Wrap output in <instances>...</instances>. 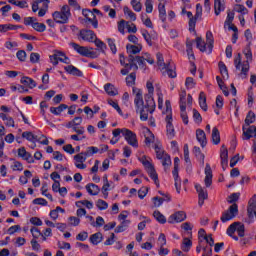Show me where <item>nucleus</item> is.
<instances>
[{"mask_svg": "<svg viewBox=\"0 0 256 256\" xmlns=\"http://www.w3.org/2000/svg\"><path fill=\"white\" fill-rule=\"evenodd\" d=\"M132 91L133 93H136L134 98V105L137 109L136 111H139L141 121H147V119H149V113L151 115L155 113V100L154 106H150L147 100H145V102L143 101V92L141 89L133 87Z\"/></svg>", "mask_w": 256, "mask_h": 256, "instance_id": "f257e3e1", "label": "nucleus"}, {"mask_svg": "<svg viewBox=\"0 0 256 256\" xmlns=\"http://www.w3.org/2000/svg\"><path fill=\"white\" fill-rule=\"evenodd\" d=\"M243 53L247 60L242 62L241 53H238L234 58V66L236 71H241L239 73V77H241V79H247V75L249 73V61L253 59V54L251 53V48L249 47H247Z\"/></svg>", "mask_w": 256, "mask_h": 256, "instance_id": "f03ea898", "label": "nucleus"}, {"mask_svg": "<svg viewBox=\"0 0 256 256\" xmlns=\"http://www.w3.org/2000/svg\"><path fill=\"white\" fill-rule=\"evenodd\" d=\"M53 20L59 25H65L69 23V17H71V8L69 5H64L60 11H55L52 14Z\"/></svg>", "mask_w": 256, "mask_h": 256, "instance_id": "7ed1b4c3", "label": "nucleus"}, {"mask_svg": "<svg viewBox=\"0 0 256 256\" xmlns=\"http://www.w3.org/2000/svg\"><path fill=\"white\" fill-rule=\"evenodd\" d=\"M235 231H237L239 237H245V225L243 223L234 222L227 229V235L234 241H239V237L235 236Z\"/></svg>", "mask_w": 256, "mask_h": 256, "instance_id": "20e7f679", "label": "nucleus"}, {"mask_svg": "<svg viewBox=\"0 0 256 256\" xmlns=\"http://www.w3.org/2000/svg\"><path fill=\"white\" fill-rule=\"evenodd\" d=\"M140 163L145 167L149 177L154 181L155 185H159V176L157 175V171H155V166L147 160V156H142L138 158Z\"/></svg>", "mask_w": 256, "mask_h": 256, "instance_id": "39448f33", "label": "nucleus"}, {"mask_svg": "<svg viewBox=\"0 0 256 256\" xmlns=\"http://www.w3.org/2000/svg\"><path fill=\"white\" fill-rule=\"evenodd\" d=\"M154 149L157 159L162 160V165L165 171H167V169L171 167V156L165 153V151L161 148V145L159 144H155Z\"/></svg>", "mask_w": 256, "mask_h": 256, "instance_id": "423d86ee", "label": "nucleus"}, {"mask_svg": "<svg viewBox=\"0 0 256 256\" xmlns=\"http://www.w3.org/2000/svg\"><path fill=\"white\" fill-rule=\"evenodd\" d=\"M83 123L82 117H75L73 120L66 124L67 129H72L77 135H85V127L80 126Z\"/></svg>", "mask_w": 256, "mask_h": 256, "instance_id": "0eeeda50", "label": "nucleus"}, {"mask_svg": "<svg viewBox=\"0 0 256 256\" xmlns=\"http://www.w3.org/2000/svg\"><path fill=\"white\" fill-rule=\"evenodd\" d=\"M236 215H239V206L234 203L228 208V210L222 213L220 220L222 221V223H227V221L235 219Z\"/></svg>", "mask_w": 256, "mask_h": 256, "instance_id": "6e6552de", "label": "nucleus"}, {"mask_svg": "<svg viewBox=\"0 0 256 256\" xmlns=\"http://www.w3.org/2000/svg\"><path fill=\"white\" fill-rule=\"evenodd\" d=\"M128 63L130 65V69H133V71H137L139 67H145V58L143 56H128ZM137 64L139 66H137Z\"/></svg>", "mask_w": 256, "mask_h": 256, "instance_id": "1a4fd4ad", "label": "nucleus"}, {"mask_svg": "<svg viewBox=\"0 0 256 256\" xmlns=\"http://www.w3.org/2000/svg\"><path fill=\"white\" fill-rule=\"evenodd\" d=\"M82 15L86 17L85 23H91L92 27L94 29H97L99 27V21L97 20V16L93 13V11L89 9H84L82 11Z\"/></svg>", "mask_w": 256, "mask_h": 256, "instance_id": "9d476101", "label": "nucleus"}, {"mask_svg": "<svg viewBox=\"0 0 256 256\" xmlns=\"http://www.w3.org/2000/svg\"><path fill=\"white\" fill-rule=\"evenodd\" d=\"M124 138L125 141H127L128 145H131V147H139V142L137 141V134H135V132L126 128V130H124Z\"/></svg>", "mask_w": 256, "mask_h": 256, "instance_id": "9b49d317", "label": "nucleus"}, {"mask_svg": "<svg viewBox=\"0 0 256 256\" xmlns=\"http://www.w3.org/2000/svg\"><path fill=\"white\" fill-rule=\"evenodd\" d=\"M70 45L74 48V51H77L79 55H82V57H95V52H91L89 48L85 46H81L75 42H71Z\"/></svg>", "mask_w": 256, "mask_h": 256, "instance_id": "f8f14e48", "label": "nucleus"}, {"mask_svg": "<svg viewBox=\"0 0 256 256\" xmlns=\"http://www.w3.org/2000/svg\"><path fill=\"white\" fill-rule=\"evenodd\" d=\"M165 121H166L167 137L168 139H173V137H175V127L173 126V116L166 115Z\"/></svg>", "mask_w": 256, "mask_h": 256, "instance_id": "ddd939ff", "label": "nucleus"}, {"mask_svg": "<svg viewBox=\"0 0 256 256\" xmlns=\"http://www.w3.org/2000/svg\"><path fill=\"white\" fill-rule=\"evenodd\" d=\"M187 219V214L184 211H177L174 214L170 215L168 218V223H182Z\"/></svg>", "mask_w": 256, "mask_h": 256, "instance_id": "4468645a", "label": "nucleus"}, {"mask_svg": "<svg viewBox=\"0 0 256 256\" xmlns=\"http://www.w3.org/2000/svg\"><path fill=\"white\" fill-rule=\"evenodd\" d=\"M242 131H243V135H242V139L244 141H249V139H251L252 137H256V126H248L244 125L242 127Z\"/></svg>", "mask_w": 256, "mask_h": 256, "instance_id": "2eb2a0df", "label": "nucleus"}, {"mask_svg": "<svg viewBox=\"0 0 256 256\" xmlns=\"http://www.w3.org/2000/svg\"><path fill=\"white\" fill-rule=\"evenodd\" d=\"M75 162V167L77 169H87V165L84 164L85 161H87V156H85V152H81L77 155L74 156Z\"/></svg>", "mask_w": 256, "mask_h": 256, "instance_id": "dca6fc26", "label": "nucleus"}, {"mask_svg": "<svg viewBox=\"0 0 256 256\" xmlns=\"http://www.w3.org/2000/svg\"><path fill=\"white\" fill-rule=\"evenodd\" d=\"M146 87H147L148 93L145 95L144 99L145 101H147V103L151 107H154L155 99H153V93L155 91V87H153V83L151 82H147Z\"/></svg>", "mask_w": 256, "mask_h": 256, "instance_id": "f3484780", "label": "nucleus"}, {"mask_svg": "<svg viewBox=\"0 0 256 256\" xmlns=\"http://www.w3.org/2000/svg\"><path fill=\"white\" fill-rule=\"evenodd\" d=\"M80 37L83 41H89V43H93L97 39V35L93 30H81Z\"/></svg>", "mask_w": 256, "mask_h": 256, "instance_id": "a211bd4d", "label": "nucleus"}, {"mask_svg": "<svg viewBox=\"0 0 256 256\" xmlns=\"http://www.w3.org/2000/svg\"><path fill=\"white\" fill-rule=\"evenodd\" d=\"M205 179H204V183L206 187H211V185H213V170L211 169V165H209L208 163L206 164L205 167Z\"/></svg>", "mask_w": 256, "mask_h": 256, "instance_id": "6ab92c4d", "label": "nucleus"}, {"mask_svg": "<svg viewBox=\"0 0 256 256\" xmlns=\"http://www.w3.org/2000/svg\"><path fill=\"white\" fill-rule=\"evenodd\" d=\"M18 157H21L24 161H27V163H35V160L33 159V155L27 152L25 147H21L18 149Z\"/></svg>", "mask_w": 256, "mask_h": 256, "instance_id": "aec40b11", "label": "nucleus"}, {"mask_svg": "<svg viewBox=\"0 0 256 256\" xmlns=\"http://www.w3.org/2000/svg\"><path fill=\"white\" fill-rule=\"evenodd\" d=\"M196 139L200 143L201 147L207 146V135L205 134V131L201 129L196 130Z\"/></svg>", "mask_w": 256, "mask_h": 256, "instance_id": "412c9836", "label": "nucleus"}, {"mask_svg": "<svg viewBox=\"0 0 256 256\" xmlns=\"http://www.w3.org/2000/svg\"><path fill=\"white\" fill-rule=\"evenodd\" d=\"M126 49L128 51V53L130 55H137L138 53H141L142 49H143V45L141 44H136V45H132V44H127Z\"/></svg>", "mask_w": 256, "mask_h": 256, "instance_id": "4be33fe9", "label": "nucleus"}, {"mask_svg": "<svg viewBox=\"0 0 256 256\" xmlns=\"http://www.w3.org/2000/svg\"><path fill=\"white\" fill-rule=\"evenodd\" d=\"M64 69L66 73H69V75H74L75 77H83V72H81V70L73 65L65 66Z\"/></svg>", "mask_w": 256, "mask_h": 256, "instance_id": "5701e85b", "label": "nucleus"}, {"mask_svg": "<svg viewBox=\"0 0 256 256\" xmlns=\"http://www.w3.org/2000/svg\"><path fill=\"white\" fill-rule=\"evenodd\" d=\"M163 75H168L171 79H175L177 77V73L173 71V64L168 63L166 66L162 68Z\"/></svg>", "mask_w": 256, "mask_h": 256, "instance_id": "b1692460", "label": "nucleus"}, {"mask_svg": "<svg viewBox=\"0 0 256 256\" xmlns=\"http://www.w3.org/2000/svg\"><path fill=\"white\" fill-rule=\"evenodd\" d=\"M20 83H22V85H26L29 89H35V87H37V82H35L33 78L27 76L22 77Z\"/></svg>", "mask_w": 256, "mask_h": 256, "instance_id": "393cba45", "label": "nucleus"}, {"mask_svg": "<svg viewBox=\"0 0 256 256\" xmlns=\"http://www.w3.org/2000/svg\"><path fill=\"white\" fill-rule=\"evenodd\" d=\"M104 90L110 97H115V95H119L117 88L111 83H107L104 85Z\"/></svg>", "mask_w": 256, "mask_h": 256, "instance_id": "a878e982", "label": "nucleus"}, {"mask_svg": "<svg viewBox=\"0 0 256 256\" xmlns=\"http://www.w3.org/2000/svg\"><path fill=\"white\" fill-rule=\"evenodd\" d=\"M65 53L63 52H55L52 56H50V61L54 66L59 65V61L65 57Z\"/></svg>", "mask_w": 256, "mask_h": 256, "instance_id": "bb28decb", "label": "nucleus"}, {"mask_svg": "<svg viewBox=\"0 0 256 256\" xmlns=\"http://www.w3.org/2000/svg\"><path fill=\"white\" fill-rule=\"evenodd\" d=\"M86 191L89 193V195H99L101 189L98 185L90 183L86 185Z\"/></svg>", "mask_w": 256, "mask_h": 256, "instance_id": "cd10ccee", "label": "nucleus"}, {"mask_svg": "<svg viewBox=\"0 0 256 256\" xmlns=\"http://www.w3.org/2000/svg\"><path fill=\"white\" fill-rule=\"evenodd\" d=\"M130 224H131V220H124V221L121 222L120 225H118L115 228L114 232L115 233H123V231H127Z\"/></svg>", "mask_w": 256, "mask_h": 256, "instance_id": "c85d7f7f", "label": "nucleus"}, {"mask_svg": "<svg viewBox=\"0 0 256 256\" xmlns=\"http://www.w3.org/2000/svg\"><path fill=\"white\" fill-rule=\"evenodd\" d=\"M158 11L160 20L162 23H165V21H167V10L165 9V4L159 3Z\"/></svg>", "mask_w": 256, "mask_h": 256, "instance_id": "c756f323", "label": "nucleus"}, {"mask_svg": "<svg viewBox=\"0 0 256 256\" xmlns=\"http://www.w3.org/2000/svg\"><path fill=\"white\" fill-rule=\"evenodd\" d=\"M195 42L197 49H199L201 53H205V51H207V42L203 41L202 37H197Z\"/></svg>", "mask_w": 256, "mask_h": 256, "instance_id": "7c9ffc66", "label": "nucleus"}, {"mask_svg": "<svg viewBox=\"0 0 256 256\" xmlns=\"http://www.w3.org/2000/svg\"><path fill=\"white\" fill-rule=\"evenodd\" d=\"M206 43L209 53H211L213 51V43H215V39L213 38V33L211 31H207L206 33Z\"/></svg>", "mask_w": 256, "mask_h": 256, "instance_id": "2f4dec72", "label": "nucleus"}, {"mask_svg": "<svg viewBox=\"0 0 256 256\" xmlns=\"http://www.w3.org/2000/svg\"><path fill=\"white\" fill-rule=\"evenodd\" d=\"M212 142L214 145H219L221 143V134L219 133V129H217V127L212 129Z\"/></svg>", "mask_w": 256, "mask_h": 256, "instance_id": "473e14b6", "label": "nucleus"}, {"mask_svg": "<svg viewBox=\"0 0 256 256\" xmlns=\"http://www.w3.org/2000/svg\"><path fill=\"white\" fill-rule=\"evenodd\" d=\"M69 106L66 104H60L58 107H50V113L53 115H61L65 109H68Z\"/></svg>", "mask_w": 256, "mask_h": 256, "instance_id": "72a5a7b5", "label": "nucleus"}, {"mask_svg": "<svg viewBox=\"0 0 256 256\" xmlns=\"http://www.w3.org/2000/svg\"><path fill=\"white\" fill-rule=\"evenodd\" d=\"M195 189L198 193L199 199H207L209 197L207 194V190L203 188L200 184H196Z\"/></svg>", "mask_w": 256, "mask_h": 256, "instance_id": "f704fd0d", "label": "nucleus"}, {"mask_svg": "<svg viewBox=\"0 0 256 256\" xmlns=\"http://www.w3.org/2000/svg\"><path fill=\"white\" fill-rule=\"evenodd\" d=\"M103 241V234L101 232H97L90 236V242L92 245H99Z\"/></svg>", "mask_w": 256, "mask_h": 256, "instance_id": "c9c22d12", "label": "nucleus"}, {"mask_svg": "<svg viewBox=\"0 0 256 256\" xmlns=\"http://www.w3.org/2000/svg\"><path fill=\"white\" fill-rule=\"evenodd\" d=\"M216 81L218 83V87L221 89L225 97H229V90L227 89V86H225V82H223V79L217 76Z\"/></svg>", "mask_w": 256, "mask_h": 256, "instance_id": "e433bc0d", "label": "nucleus"}, {"mask_svg": "<svg viewBox=\"0 0 256 256\" xmlns=\"http://www.w3.org/2000/svg\"><path fill=\"white\" fill-rule=\"evenodd\" d=\"M199 105L203 111H207V96L205 92H200L199 94Z\"/></svg>", "mask_w": 256, "mask_h": 256, "instance_id": "4c0bfd02", "label": "nucleus"}, {"mask_svg": "<svg viewBox=\"0 0 256 256\" xmlns=\"http://www.w3.org/2000/svg\"><path fill=\"white\" fill-rule=\"evenodd\" d=\"M221 11H225V5L221 3V0H214L215 15H221Z\"/></svg>", "mask_w": 256, "mask_h": 256, "instance_id": "58836bf2", "label": "nucleus"}, {"mask_svg": "<svg viewBox=\"0 0 256 256\" xmlns=\"http://www.w3.org/2000/svg\"><path fill=\"white\" fill-rule=\"evenodd\" d=\"M153 216L158 223H161V225H165V223H167V218H165V215H163L159 210H155Z\"/></svg>", "mask_w": 256, "mask_h": 256, "instance_id": "ea45409f", "label": "nucleus"}, {"mask_svg": "<svg viewBox=\"0 0 256 256\" xmlns=\"http://www.w3.org/2000/svg\"><path fill=\"white\" fill-rule=\"evenodd\" d=\"M218 67L220 69V73L222 75V77L225 79H229V70H227V66L225 65L224 62L220 61L218 63Z\"/></svg>", "mask_w": 256, "mask_h": 256, "instance_id": "a19ab883", "label": "nucleus"}, {"mask_svg": "<svg viewBox=\"0 0 256 256\" xmlns=\"http://www.w3.org/2000/svg\"><path fill=\"white\" fill-rule=\"evenodd\" d=\"M193 247V242L189 238H184L182 242V251L189 253V250Z\"/></svg>", "mask_w": 256, "mask_h": 256, "instance_id": "79ce46f5", "label": "nucleus"}, {"mask_svg": "<svg viewBox=\"0 0 256 256\" xmlns=\"http://www.w3.org/2000/svg\"><path fill=\"white\" fill-rule=\"evenodd\" d=\"M136 79H137V74L135 72L130 73L129 76L126 77V85L128 87H133V85H135Z\"/></svg>", "mask_w": 256, "mask_h": 256, "instance_id": "37998d69", "label": "nucleus"}, {"mask_svg": "<svg viewBox=\"0 0 256 256\" xmlns=\"http://www.w3.org/2000/svg\"><path fill=\"white\" fill-rule=\"evenodd\" d=\"M256 116L253 111H249L246 118H245V125L249 127L252 123H255Z\"/></svg>", "mask_w": 256, "mask_h": 256, "instance_id": "c03bdc74", "label": "nucleus"}, {"mask_svg": "<svg viewBox=\"0 0 256 256\" xmlns=\"http://www.w3.org/2000/svg\"><path fill=\"white\" fill-rule=\"evenodd\" d=\"M96 153H99V148H97L95 146H90L84 152V156L85 157H93V155H95Z\"/></svg>", "mask_w": 256, "mask_h": 256, "instance_id": "a18cd8bd", "label": "nucleus"}, {"mask_svg": "<svg viewBox=\"0 0 256 256\" xmlns=\"http://www.w3.org/2000/svg\"><path fill=\"white\" fill-rule=\"evenodd\" d=\"M32 27L38 33H43L47 29V26H45L43 23H39V22L32 23Z\"/></svg>", "mask_w": 256, "mask_h": 256, "instance_id": "49530a36", "label": "nucleus"}, {"mask_svg": "<svg viewBox=\"0 0 256 256\" xmlns=\"http://www.w3.org/2000/svg\"><path fill=\"white\" fill-rule=\"evenodd\" d=\"M123 12H124V15H128V17H129L132 21H137V14H135L134 12H132L129 7L124 6Z\"/></svg>", "mask_w": 256, "mask_h": 256, "instance_id": "de8ad7c7", "label": "nucleus"}, {"mask_svg": "<svg viewBox=\"0 0 256 256\" xmlns=\"http://www.w3.org/2000/svg\"><path fill=\"white\" fill-rule=\"evenodd\" d=\"M131 5L134 11H136V13H140L141 9H143L141 0H131Z\"/></svg>", "mask_w": 256, "mask_h": 256, "instance_id": "09e8293b", "label": "nucleus"}, {"mask_svg": "<svg viewBox=\"0 0 256 256\" xmlns=\"http://www.w3.org/2000/svg\"><path fill=\"white\" fill-rule=\"evenodd\" d=\"M96 207H98L100 211H105L106 209H109V204L105 202V200L98 199L96 202Z\"/></svg>", "mask_w": 256, "mask_h": 256, "instance_id": "8fccbe9b", "label": "nucleus"}, {"mask_svg": "<svg viewBox=\"0 0 256 256\" xmlns=\"http://www.w3.org/2000/svg\"><path fill=\"white\" fill-rule=\"evenodd\" d=\"M93 43H95L96 47H98V49H100L102 53H105V49H107V45L103 41L96 38L94 39Z\"/></svg>", "mask_w": 256, "mask_h": 256, "instance_id": "3c124183", "label": "nucleus"}, {"mask_svg": "<svg viewBox=\"0 0 256 256\" xmlns=\"http://www.w3.org/2000/svg\"><path fill=\"white\" fill-rule=\"evenodd\" d=\"M16 57H17L18 61L25 63V61H27V52H25V50H19L16 53Z\"/></svg>", "mask_w": 256, "mask_h": 256, "instance_id": "603ef678", "label": "nucleus"}, {"mask_svg": "<svg viewBox=\"0 0 256 256\" xmlns=\"http://www.w3.org/2000/svg\"><path fill=\"white\" fill-rule=\"evenodd\" d=\"M220 158H221V161H228L229 151L227 150V147H225V145H222Z\"/></svg>", "mask_w": 256, "mask_h": 256, "instance_id": "864d4df0", "label": "nucleus"}, {"mask_svg": "<svg viewBox=\"0 0 256 256\" xmlns=\"http://www.w3.org/2000/svg\"><path fill=\"white\" fill-rule=\"evenodd\" d=\"M108 104H110L111 107H113V109H115L117 113H119V115H123V111L121 110V107H119V104L116 101H114L113 99H108Z\"/></svg>", "mask_w": 256, "mask_h": 256, "instance_id": "5fc2aeb1", "label": "nucleus"}, {"mask_svg": "<svg viewBox=\"0 0 256 256\" xmlns=\"http://www.w3.org/2000/svg\"><path fill=\"white\" fill-rule=\"evenodd\" d=\"M81 205H85L87 209H93V202L89 200H81L76 202V207H81Z\"/></svg>", "mask_w": 256, "mask_h": 256, "instance_id": "6e6d98bb", "label": "nucleus"}, {"mask_svg": "<svg viewBox=\"0 0 256 256\" xmlns=\"http://www.w3.org/2000/svg\"><path fill=\"white\" fill-rule=\"evenodd\" d=\"M181 228L182 229H184V231H188V235L190 236V237H192L193 236V226H191V223H189V222H185V223H183L182 225H181Z\"/></svg>", "mask_w": 256, "mask_h": 256, "instance_id": "4d7b16f0", "label": "nucleus"}, {"mask_svg": "<svg viewBox=\"0 0 256 256\" xmlns=\"http://www.w3.org/2000/svg\"><path fill=\"white\" fill-rule=\"evenodd\" d=\"M11 5H15L16 7H20V9H25L27 7V2L25 1H17V0H9Z\"/></svg>", "mask_w": 256, "mask_h": 256, "instance_id": "13d9d810", "label": "nucleus"}, {"mask_svg": "<svg viewBox=\"0 0 256 256\" xmlns=\"http://www.w3.org/2000/svg\"><path fill=\"white\" fill-rule=\"evenodd\" d=\"M30 231L34 239H39V237H43V233H41V231L37 227H32Z\"/></svg>", "mask_w": 256, "mask_h": 256, "instance_id": "bf43d9fd", "label": "nucleus"}, {"mask_svg": "<svg viewBox=\"0 0 256 256\" xmlns=\"http://www.w3.org/2000/svg\"><path fill=\"white\" fill-rule=\"evenodd\" d=\"M108 46L110 47V50L112 51L113 55L117 53V46L115 45V39L108 38L107 39Z\"/></svg>", "mask_w": 256, "mask_h": 256, "instance_id": "052dcab7", "label": "nucleus"}, {"mask_svg": "<svg viewBox=\"0 0 256 256\" xmlns=\"http://www.w3.org/2000/svg\"><path fill=\"white\" fill-rule=\"evenodd\" d=\"M255 213V209L247 208L248 223H253V219H255Z\"/></svg>", "mask_w": 256, "mask_h": 256, "instance_id": "680f3d73", "label": "nucleus"}, {"mask_svg": "<svg viewBox=\"0 0 256 256\" xmlns=\"http://www.w3.org/2000/svg\"><path fill=\"white\" fill-rule=\"evenodd\" d=\"M125 27H127V21L125 20H120L118 22V31L119 33H121L122 35H124L125 33Z\"/></svg>", "mask_w": 256, "mask_h": 256, "instance_id": "e2e57ef3", "label": "nucleus"}, {"mask_svg": "<svg viewBox=\"0 0 256 256\" xmlns=\"http://www.w3.org/2000/svg\"><path fill=\"white\" fill-rule=\"evenodd\" d=\"M41 59V55L37 52H32L30 54V63H39V60Z\"/></svg>", "mask_w": 256, "mask_h": 256, "instance_id": "0e129e2a", "label": "nucleus"}, {"mask_svg": "<svg viewBox=\"0 0 256 256\" xmlns=\"http://www.w3.org/2000/svg\"><path fill=\"white\" fill-rule=\"evenodd\" d=\"M193 119L195 123H201L203 121V117H201V113L197 109H193Z\"/></svg>", "mask_w": 256, "mask_h": 256, "instance_id": "69168bd1", "label": "nucleus"}, {"mask_svg": "<svg viewBox=\"0 0 256 256\" xmlns=\"http://www.w3.org/2000/svg\"><path fill=\"white\" fill-rule=\"evenodd\" d=\"M247 209H256V194L250 198Z\"/></svg>", "mask_w": 256, "mask_h": 256, "instance_id": "338daca9", "label": "nucleus"}, {"mask_svg": "<svg viewBox=\"0 0 256 256\" xmlns=\"http://www.w3.org/2000/svg\"><path fill=\"white\" fill-rule=\"evenodd\" d=\"M185 85L187 89H193L195 87V80H193L191 77H188L186 78Z\"/></svg>", "mask_w": 256, "mask_h": 256, "instance_id": "774afa93", "label": "nucleus"}]
</instances>
